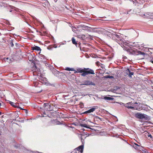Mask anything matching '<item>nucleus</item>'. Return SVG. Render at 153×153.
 <instances>
[{
    "mask_svg": "<svg viewBox=\"0 0 153 153\" xmlns=\"http://www.w3.org/2000/svg\"><path fill=\"white\" fill-rule=\"evenodd\" d=\"M144 116L145 117L144 118L146 120H150L151 119V117L150 116H149L145 114H144Z\"/></svg>",
    "mask_w": 153,
    "mask_h": 153,
    "instance_id": "a211bd4d",
    "label": "nucleus"
},
{
    "mask_svg": "<svg viewBox=\"0 0 153 153\" xmlns=\"http://www.w3.org/2000/svg\"><path fill=\"white\" fill-rule=\"evenodd\" d=\"M85 68L83 69L82 68H78L77 69V70L78 71V73H82V72H83V71L85 70Z\"/></svg>",
    "mask_w": 153,
    "mask_h": 153,
    "instance_id": "f3484780",
    "label": "nucleus"
},
{
    "mask_svg": "<svg viewBox=\"0 0 153 153\" xmlns=\"http://www.w3.org/2000/svg\"><path fill=\"white\" fill-rule=\"evenodd\" d=\"M75 71V69L73 68H70V71Z\"/></svg>",
    "mask_w": 153,
    "mask_h": 153,
    "instance_id": "79ce46f5",
    "label": "nucleus"
},
{
    "mask_svg": "<svg viewBox=\"0 0 153 153\" xmlns=\"http://www.w3.org/2000/svg\"><path fill=\"white\" fill-rule=\"evenodd\" d=\"M123 57L124 58H125V59H126V58H127L126 57V56H123Z\"/></svg>",
    "mask_w": 153,
    "mask_h": 153,
    "instance_id": "49530a36",
    "label": "nucleus"
},
{
    "mask_svg": "<svg viewBox=\"0 0 153 153\" xmlns=\"http://www.w3.org/2000/svg\"><path fill=\"white\" fill-rule=\"evenodd\" d=\"M77 27L78 28H82V30H77V32H80V30H88V27L87 26L85 25H79L78 26H77Z\"/></svg>",
    "mask_w": 153,
    "mask_h": 153,
    "instance_id": "20e7f679",
    "label": "nucleus"
},
{
    "mask_svg": "<svg viewBox=\"0 0 153 153\" xmlns=\"http://www.w3.org/2000/svg\"><path fill=\"white\" fill-rule=\"evenodd\" d=\"M135 105L136 106V108L134 107V106H133V107H134V109H136L137 110H140V108L139 107H138L140 106V105H138L137 104H135Z\"/></svg>",
    "mask_w": 153,
    "mask_h": 153,
    "instance_id": "5701e85b",
    "label": "nucleus"
},
{
    "mask_svg": "<svg viewBox=\"0 0 153 153\" xmlns=\"http://www.w3.org/2000/svg\"><path fill=\"white\" fill-rule=\"evenodd\" d=\"M134 73L133 72H131L130 71L128 74V76L130 77H131V76L134 74Z\"/></svg>",
    "mask_w": 153,
    "mask_h": 153,
    "instance_id": "bb28decb",
    "label": "nucleus"
},
{
    "mask_svg": "<svg viewBox=\"0 0 153 153\" xmlns=\"http://www.w3.org/2000/svg\"><path fill=\"white\" fill-rule=\"evenodd\" d=\"M3 3L1 2H0V5L2 6Z\"/></svg>",
    "mask_w": 153,
    "mask_h": 153,
    "instance_id": "c03bdc74",
    "label": "nucleus"
},
{
    "mask_svg": "<svg viewBox=\"0 0 153 153\" xmlns=\"http://www.w3.org/2000/svg\"><path fill=\"white\" fill-rule=\"evenodd\" d=\"M130 71L129 68H127L126 71V74L128 75L129 73L130 72Z\"/></svg>",
    "mask_w": 153,
    "mask_h": 153,
    "instance_id": "c756f323",
    "label": "nucleus"
},
{
    "mask_svg": "<svg viewBox=\"0 0 153 153\" xmlns=\"http://www.w3.org/2000/svg\"><path fill=\"white\" fill-rule=\"evenodd\" d=\"M43 106L45 107V109L48 111H51L53 109V108L51 107V105L47 103H44Z\"/></svg>",
    "mask_w": 153,
    "mask_h": 153,
    "instance_id": "7ed1b4c3",
    "label": "nucleus"
},
{
    "mask_svg": "<svg viewBox=\"0 0 153 153\" xmlns=\"http://www.w3.org/2000/svg\"><path fill=\"white\" fill-rule=\"evenodd\" d=\"M76 29V28H75V27H74V28H73L72 29V31H73V32H75V29Z\"/></svg>",
    "mask_w": 153,
    "mask_h": 153,
    "instance_id": "a19ab883",
    "label": "nucleus"
},
{
    "mask_svg": "<svg viewBox=\"0 0 153 153\" xmlns=\"http://www.w3.org/2000/svg\"><path fill=\"white\" fill-rule=\"evenodd\" d=\"M71 153H77V150L75 149L73 151H72Z\"/></svg>",
    "mask_w": 153,
    "mask_h": 153,
    "instance_id": "72a5a7b5",
    "label": "nucleus"
},
{
    "mask_svg": "<svg viewBox=\"0 0 153 153\" xmlns=\"http://www.w3.org/2000/svg\"><path fill=\"white\" fill-rule=\"evenodd\" d=\"M144 114L139 113H137L135 114V117L137 118L141 119H143L145 117Z\"/></svg>",
    "mask_w": 153,
    "mask_h": 153,
    "instance_id": "423d86ee",
    "label": "nucleus"
},
{
    "mask_svg": "<svg viewBox=\"0 0 153 153\" xmlns=\"http://www.w3.org/2000/svg\"><path fill=\"white\" fill-rule=\"evenodd\" d=\"M10 104L12 106L14 107H16V106L15 105L16 104L12 102H10Z\"/></svg>",
    "mask_w": 153,
    "mask_h": 153,
    "instance_id": "a878e982",
    "label": "nucleus"
},
{
    "mask_svg": "<svg viewBox=\"0 0 153 153\" xmlns=\"http://www.w3.org/2000/svg\"><path fill=\"white\" fill-rule=\"evenodd\" d=\"M152 63H153V60H151L150 61Z\"/></svg>",
    "mask_w": 153,
    "mask_h": 153,
    "instance_id": "8fccbe9b",
    "label": "nucleus"
},
{
    "mask_svg": "<svg viewBox=\"0 0 153 153\" xmlns=\"http://www.w3.org/2000/svg\"><path fill=\"white\" fill-rule=\"evenodd\" d=\"M105 77L106 78H110V79H112V78H114V76H110L109 75H107V76H105Z\"/></svg>",
    "mask_w": 153,
    "mask_h": 153,
    "instance_id": "393cba45",
    "label": "nucleus"
},
{
    "mask_svg": "<svg viewBox=\"0 0 153 153\" xmlns=\"http://www.w3.org/2000/svg\"><path fill=\"white\" fill-rule=\"evenodd\" d=\"M127 14H128V12H127Z\"/></svg>",
    "mask_w": 153,
    "mask_h": 153,
    "instance_id": "4d7b16f0",
    "label": "nucleus"
},
{
    "mask_svg": "<svg viewBox=\"0 0 153 153\" xmlns=\"http://www.w3.org/2000/svg\"><path fill=\"white\" fill-rule=\"evenodd\" d=\"M82 74H81V75L82 76H86V75H87L86 72L85 71V70L82 73Z\"/></svg>",
    "mask_w": 153,
    "mask_h": 153,
    "instance_id": "4be33fe9",
    "label": "nucleus"
},
{
    "mask_svg": "<svg viewBox=\"0 0 153 153\" xmlns=\"http://www.w3.org/2000/svg\"><path fill=\"white\" fill-rule=\"evenodd\" d=\"M148 136V137H150V138H152V135L151 134H150L149 133H148V135H147Z\"/></svg>",
    "mask_w": 153,
    "mask_h": 153,
    "instance_id": "c9c22d12",
    "label": "nucleus"
},
{
    "mask_svg": "<svg viewBox=\"0 0 153 153\" xmlns=\"http://www.w3.org/2000/svg\"><path fill=\"white\" fill-rule=\"evenodd\" d=\"M116 34L112 33L111 32H107V35L109 36L113 39L118 43L123 48L128 49V48L129 44L126 41L119 33Z\"/></svg>",
    "mask_w": 153,
    "mask_h": 153,
    "instance_id": "f257e3e1",
    "label": "nucleus"
},
{
    "mask_svg": "<svg viewBox=\"0 0 153 153\" xmlns=\"http://www.w3.org/2000/svg\"><path fill=\"white\" fill-rule=\"evenodd\" d=\"M150 54H152V52H150Z\"/></svg>",
    "mask_w": 153,
    "mask_h": 153,
    "instance_id": "603ef678",
    "label": "nucleus"
},
{
    "mask_svg": "<svg viewBox=\"0 0 153 153\" xmlns=\"http://www.w3.org/2000/svg\"><path fill=\"white\" fill-rule=\"evenodd\" d=\"M51 123L53 125H59L62 124L61 123L58 121L57 119L51 120Z\"/></svg>",
    "mask_w": 153,
    "mask_h": 153,
    "instance_id": "0eeeda50",
    "label": "nucleus"
},
{
    "mask_svg": "<svg viewBox=\"0 0 153 153\" xmlns=\"http://www.w3.org/2000/svg\"><path fill=\"white\" fill-rule=\"evenodd\" d=\"M23 149L24 150V152H27V153H39L38 152L36 151V152H33V151H31L29 150H26V149L24 148V147H23Z\"/></svg>",
    "mask_w": 153,
    "mask_h": 153,
    "instance_id": "9b49d317",
    "label": "nucleus"
},
{
    "mask_svg": "<svg viewBox=\"0 0 153 153\" xmlns=\"http://www.w3.org/2000/svg\"><path fill=\"white\" fill-rule=\"evenodd\" d=\"M77 151L80 152L81 153H82L84 149V145H82L79 146V147L76 148Z\"/></svg>",
    "mask_w": 153,
    "mask_h": 153,
    "instance_id": "9d476101",
    "label": "nucleus"
},
{
    "mask_svg": "<svg viewBox=\"0 0 153 153\" xmlns=\"http://www.w3.org/2000/svg\"><path fill=\"white\" fill-rule=\"evenodd\" d=\"M91 28V27H88V30H86L88 31L92 32V30Z\"/></svg>",
    "mask_w": 153,
    "mask_h": 153,
    "instance_id": "473e14b6",
    "label": "nucleus"
},
{
    "mask_svg": "<svg viewBox=\"0 0 153 153\" xmlns=\"http://www.w3.org/2000/svg\"><path fill=\"white\" fill-rule=\"evenodd\" d=\"M25 110V113H26V114H27V110Z\"/></svg>",
    "mask_w": 153,
    "mask_h": 153,
    "instance_id": "de8ad7c7",
    "label": "nucleus"
},
{
    "mask_svg": "<svg viewBox=\"0 0 153 153\" xmlns=\"http://www.w3.org/2000/svg\"><path fill=\"white\" fill-rule=\"evenodd\" d=\"M82 85H95V84L93 82H92L91 81L89 80H85L83 82V83L82 84Z\"/></svg>",
    "mask_w": 153,
    "mask_h": 153,
    "instance_id": "39448f33",
    "label": "nucleus"
},
{
    "mask_svg": "<svg viewBox=\"0 0 153 153\" xmlns=\"http://www.w3.org/2000/svg\"><path fill=\"white\" fill-rule=\"evenodd\" d=\"M54 48H56L57 47V46H55V45H54Z\"/></svg>",
    "mask_w": 153,
    "mask_h": 153,
    "instance_id": "09e8293b",
    "label": "nucleus"
},
{
    "mask_svg": "<svg viewBox=\"0 0 153 153\" xmlns=\"http://www.w3.org/2000/svg\"><path fill=\"white\" fill-rule=\"evenodd\" d=\"M138 46L137 47V48H138L140 50H143L144 51L146 49L147 50H149V48H145L144 47V45L143 44H139V45H137Z\"/></svg>",
    "mask_w": 153,
    "mask_h": 153,
    "instance_id": "6e6552de",
    "label": "nucleus"
},
{
    "mask_svg": "<svg viewBox=\"0 0 153 153\" xmlns=\"http://www.w3.org/2000/svg\"><path fill=\"white\" fill-rule=\"evenodd\" d=\"M32 49L33 50H36L37 51H40L41 50L40 48L37 46H35L32 47Z\"/></svg>",
    "mask_w": 153,
    "mask_h": 153,
    "instance_id": "dca6fc26",
    "label": "nucleus"
},
{
    "mask_svg": "<svg viewBox=\"0 0 153 153\" xmlns=\"http://www.w3.org/2000/svg\"><path fill=\"white\" fill-rule=\"evenodd\" d=\"M85 70L87 75L88 74H95L94 72V71L91 69L85 68Z\"/></svg>",
    "mask_w": 153,
    "mask_h": 153,
    "instance_id": "1a4fd4ad",
    "label": "nucleus"
},
{
    "mask_svg": "<svg viewBox=\"0 0 153 153\" xmlns=\"http://www.w3.org/2000/svg\"><path fill=\"white\" fill-rule=\"evenodd\" d=\"M6 59L7 60H8L9 59V58H8L7 57L6 58Z\"/></svg>",
    "mask_w": 153,
    "mask_h": 153,
    "instance_id": "3c124183",
    "label": "nucleus"
},
{
    "mask_svg": "<svg viewBox=\"0 0 153 153\" xmlns=\"http://www.w3.org/2000/svg\"><path fill=\"white\" fill-rule=\"evenodd\" d=\"M10 45L11 47H13L14 46V44H13V42L12 40H11L10 42Z\"/></svg>",
    "mask_w": 153,
    "mask_h": 153,
    "instance_id": "b1692460",
    "label": "nucleus"
},
{
    "mask_svg": "<svg viewBox=\"0 0 153 153\" xmlns=\"http://www.w3.org/2000/svg\"><path fill=\"white\" fill-rule=\"evenodd\" d=\"M1 112H0V115L1 114Z\"/></svg>",
    "mask_w": 153,
    "mask_h": 153,
    "instance_id": "864d4df0",
    "label": "nucleus"
},
{
    "mask_svg": "<svg viewBox=\"0 0 153 153\" xmlns=\"http://www.w3.org/2000/svg\"><path fill=\"white\" fill-rule=\"evenodd\" d=\"M53 105V106L54 107L57 106H56V105H55V104Z\"/></svg>",
    "mask_w": 153,
    "mask_h": 153,
    "instance_id": "a18cd8bd",
    "label": "nucleus"
},
{
    "mask_svg": "<svg viewBox=\"0 0 153 153\" xmlns=\"http://www.w3.org/2000/svg\"><path fill=\"white\" fill-rule=\"evenodd\" d=\"M72 41L73 44H74L76 45L77 44V43L76 41V40L74 38H72Z\"/></svg>",
    "mask_w": 153,
    "mask_h": 153,
    "instance_id": "aec40b11",
    "label": "nucleus"
},
{
    "mask_svg": "<svg viewBox=\"0 0 153 153\" xmlns=\"http://www.w3.org/2000/svg\"><path fill=\"white\" fill-rule=\"evenodd\" d=\"M47 107V108H49V107Z\"/></svg>",
    "mask_w": 153,
    "mask_h": 153,
    "instance_id": "bf43d9fd",
    "label": "nucleus"
},
{
    "mask_svg": "<svg viewBox=\"0 0 153 153\" xmlns=\"http://www.w3.org/2000/svg\"><path fill=\"white\" fill-rule=\"evenodd\" d=\"M80 125V126L82 127H84L87 128H89V127H88L87 125H86V124L84 123L81 124Z\"/></svg>",
    "mask_w": 153,
    "mask_h": 153,
    "instance_id": "412c9836",
    "label": "nucleus"
},
{
    "mask_svg": "<svg viewBox=\"0 0 153 153\" xmlns=\"http://www.w3.org/2000/svg\"><path fill=\"white\" fill-rule=\"evenodd\" d=\"M97 28L96 27H95V28L91 27V29L92 30V32H96L97 31L95 30V29H96Z\"/></svg>",
    "mask_w": 153,
    "mask_h": 153,
    "instance_id": "cd10ccee",
    "label": "nucleus"
},
{
    "mask_svg": "<svg viewBox=\"0 0 153 153\" xmlns=\"http://www.w3.org/2000/svg\"><path fill=\"white\" fill-rule=\"evenodd\" d=\"M35 68L36 69H36H37V71H38V69L37 68V67L36 65H34L33 66V69L34 70Z\"/></svg>",
    "mask_w": 153,
    "mask_h": 153,
    "instance_id": "4c0bfd02",
    "label": "nucleus"
},
{
    "mask_svg": "<svg viewBox=\"0 0 153 153\" xmlns=\"http://www.w3.org/2000/svg\"><path fill=\"white\" fill-rule=\"evenodd\" d=\"M79 105H80V106L81 107V108H83V107L84 104L82 102H80Z\"/></svg>",
    "mask_w": 153,
    "mask_h": 153,
    "instance_id": "2f4dec72",
    "label": "nucleus"
},
{
    "mask_svg": "<svg viewBox=\"0 0 153 153\" xmlns=\"http://www.w3.org/2000/svg\"><path fill=\"white\" fill-rule=\"evenodd\" d=\"M138 54L139 55H145V54L143 52L141 51H139L138 52Z\"/></svg>",
    "mask_w": 153,
    "mask_h": 153,
    "instance_id": "c85d7f7f",
    "label": "nucleus"
},
{
    "mask_svg": "<svg viewBox=\"0 0 153 153\" xmlns=\"http://www.w3.org/2000/svg\"><path fill=\"white\" fill-rule=\"evenodd\" d=\"M11 11H11V10H10V12H11Z\"/></svg>",
    "mask_w": 153,
    "mask_h": 153,
    "instance_id": "5fc2aeb1",
    "label": "nucleus"
},
{
    "mask_svg": "<svg viewBox=\"0 0 153 153\" xmlns=\"http://www.w3.org/2000/svg\"><path fill=\"white\" fill-rule=\"evenodd\" d=\"M150 19H153V13H151Z\"/></svg>",
    "mask_w": 153,
    "mask_h": 153,
    "instance_id": "e433bc0d",
    "label": "nucleus"
},
{
    "mask_svg": "<svg viewBox=\"0 0 153 153\" xmlns=\"http://www.w3.org/2000/svg\"><path fill=\"white\" fill-rule=\"evenodd\" d=\"M133 146L135 149L137 150H139L140 147V145L136 143H134L133 144Z\"/></svg>",
    "mask_w": 153,
    "mask_h": 153,
    "instance_id": "4468645a",
    "label": "nucleus"
},
{
    "mask_svg": "<svg viewBox=\"0 0 153 153\" xmlns=\"http://www.w3.org/2000/svg\"><path fill=\"white\" fill-rule=\"evenodd\" d=\"M149 49H152V48H150Z\"/></svg>",
    "mask_w": 153,
    "mask_h": 153,
    "instance_id": "6e6d98bb",
    "label": "nucleus"
},
{
    "mask_svg": "<svg viewBox=\"0 0 153 153\" xmlns=\"http://www.w3.org/2000/svg\"><path fill=\"white\" fill-rule=\"evenodd\" d=\"M96 109V108L93 107L89 110L86 111L87 112L86 113H87V114H89L91 112H93L95 111Z\"/></svg>",
    "mask_w": 153,
    "mask_h": 153,
    "instance_id": "ddd939ff",
    "label": "nucleus"
},
{
    "mask_svg": "<svg viewBox=\"0 0 153 153\" xmlns=\"http://www.w3.org/2000/svg\"><path fill=\"white\" fill-rule=\"evenodd\" d=\"M123 105L126 108L128 109H134V107L133 106H134L136 108V106L135 104H137L138 105H140V103L139 102H135L134 103H132V102H130L127 103L126 104H124L122 103Z\"/></svg>",
    "mask_w": 153,
    "mask_h": 153,
    "instance_id": "f03ea898",
    "label": "nucleus"
},
{
    "mask_svg": "<svg viewBox=\"0 0 153 153\" xmlns=\"http://www.w3.org/2000/svg\"><path fill=\"white\" fill-rule=\"evenodd\" d=\"M86 112H87V111H85L84 112H83V113L82 114H87V113H86Z\"/></svg>",
    "mask_w": 153,
    "mask_h": 153,
    "instance_id": "37998d69",
    "label": "nucleus"
},
{
    "mask_svg": "<svg viewBox=\"0 0 153 153\" xmlns=\"http://www.w3.org/2000/svg\"><path fill=\"white\" fill-rule=\"evenodd\" d=\"M48 49H49V48H48Z\"/></svg>",
    "mask_w": 153,
    "mask_h": 153,
    "instance_id": "13d9d810",
    "label": "nucleus"
},
{
    "mask_svg": "<svg viewBox=\"0 0 153 153\" xmlns=\"http://www.w3.org/2000/svg\"><path fill=\"white\" fill-rule=\"evenodd\" d=\"M104 99L105 100H112L113 99V98L110 97H105L104 98Z\"/></svg>",
    "mask_w": 153,
    "mask_h": 153,
    "instance_id": "6ab92c4d",
    "label": "nucleus"
},
{
    "mask_svg": "<svg viewBox=\"0 0 153 153\" xmlns=\"http://www.w3.org/2000/svg\"><path fill=\"white\" fill-rule=\"evenodd\" d=\"M16 46L17 48H19L20 47L19 44H17V43H16Z\"/></svg>",
    "mask_w": 153,
    "mask_h": 153,
    "instance_id": "f704fd0d",
    "label": "nucleus"
},
{
    "mask_svg": "<svg viewBox=\"0 0 153 153\" xmlns=\"http://www.w3.org/2000/svg\"><path fill=\"white\" fill-rule=\"evenodd\" d=\"M65 70L67 71H70V68H68V67H67Z\"/></svg>",
    "mask_w": 153,
    "mask_h": 153,
    "instance_id": "58836bf2",
    "label": "nucleus"
},
{
    "mask_svg": "<svg viewBox=\"0 0 153 153\" xmlns=\"http://www.w3.org/2000/svg\"><path fill=\"white\" fill-rule=\"evenodd\" d=\"M74 71V73H78V71L77 70V71H76L75 70V71Z\"/></svg>",
    "mask_w": 153,
    "mask_h": 153,
    "instance_id": "ea45409f",
    "label": "nucleus"
},
{
    "mask_svg": "<svg viewBox=\"0 0 153 153\" xmlns=\"http://www.w3.org/2000/svg\"><path fill=\"white\" fill-rule=\"evenodd\" d=\"M77 37L83 40H85V35L83 34H80L77 35Z\"/></svg>",
    "mask_w": 153,
    "mask_h": 153,
    "instance_id": "f8f14e48",
    "label": "nucleus"
},
{
    "mask_svg": "<svg viewBox=\"0 0 153 153\" xmlns=\"http://www.w3.org/2000/svg\"><path fill=\"white\" fill-rule=\"evenodd\" d=\"M138 43L137 42H134V45H133L134 46H135L136 47H137L138 46L137 45H139Z\"/></svg>",
    "mask_w": 153,
    "mask_h": 153,
    "instance_id": "7c9ffc66",
    "label": "nucleus"
},
{
    "mask_svg": "<svg viewBox=\"0 0 153 153\" xmlns=\"http://www.w3.org/2000/svg\"><path fill=\"white\" fill-rule=\"evenodd\" d=\"M151 13H146L144 15V17L145 18L150 19Z\"/></svg>",
    "mask_w": 153,
    "mask_h": 153,
    "instance_id": "2eb2a0df",
    "label": "nucleus"
}]
</instances>
